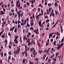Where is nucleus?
<instances>
[{
    "mask_svg": "<svg viewBox=\"0 0 64 64\" xmlns=\"http://www.w3.org/2000/svg\"><path fill=\"white\" fill-rule=\"evenodd\" d=\"M25 38H26V36H23V40L24 41L25 40Z\"/></svg>",
    "mask_w": 64,
    "mask_h": 64,
    "instance_id": "obj_31",
    "label": "nucleus"
},
{
    "mask_svg": "<svg viewBox=\"0 0 64 64\" xmlns=\"http://www.w3.org/2000/svg\"><path fill=\"white\" fill-rule=\"evenodd\" d=\"M50 26V23H48V25H47V27H49Z\"/></svg>",
    "mask_w": 64,
    "mask_h": 64,
    "instance_id": "obj_41",
    "label": "nucleus"
},
{
    "mask_svg": "<svg viewBox=\"0 0 64 64\" xmlns=\"http://www.w3.org/2000/svg\"><path fill=\"white\" fill-rule=\"evenodd\" d=\"M21 22H20L19 20H18L17 22V23L18 24H19V23H21Z\"/></svg>",
    "mask_w": 64,
    "mask_h": 64,
    "instance_id": "obj_46",
    "label": "nucleus"
},
{
    "mask_svg": "<svg viewBox=\"0 0 64 64\" xmlns=\"http://www.w3.org/2000/svg\"><path fill=\"white\" fill-rule=\"evenodd\" d=\"M31 44V43L30 42H28V46H30V45Z\"/></svg>",
    "mask_w": 64,
    "mask_h": 64,
    "instance_id": "obj_52",
    "label": "nucleus"
},
{
    "mask_svg": "<svg viewBox=\"0 0 64 64\" xmlns=\"http://www.w3.org/2000/svg\"><path fill=\"white\" fill-rule=\"evenodd\" d=\"M24 54H25V52H22V57L24 55Z\"/></svg>",
    "mask_w": 64,
    "mask_h": 64,
    "instance_id": "obj_28",
    "label": "nucleus"
},
{
    "mask_svg": "<svg viewBox=\"0 0 64 64\" xmlns=\"http://www.w3.org/2000/svg\"><path fill=\"white\" fill-rule=\"evenodd\" d=\"M26 43H30V41L29 38H28L27 40L26 41Z\"/></svg>",
    "mask_w": 64,
    "mask_h": 64,
    "instance_id": "obj_17",
    "label": "nucleus"
},
{
    "mask_svg": "<svg viewBox=\"0 0 64 64\" xmlns=\"http://www.w3.org/2000/svg\"><path fill=\"white\" fill-rule=\"evenodd\" d=\"M59 2V1H58L56 2L54 4V6H55L56 7L58 5V3Z\"/></svg>",
    "mask_w": 64,
    "mask_h": 64,
    "instance_id": "obj_4",
    "label": "nucleus"
},
{
    "mask_svg": "<svg viewBox=\"0 0 64 64\" xmlns=\"http://www.w3.org/2000/svg\"><path fill=\"white\" fill-rule=\"evenodd\" d=\"M1 37L2 38H4L5 37V36H4V35H2L1 36Z\"/></svg>",
    "mask_w": 64,
    "mask_h": 64,
    "instance_id": "obj_30",
    "label": "nucleus"
},
{
    "mask_svg": "<svg viewBox=\"0 0 64 64\" xmlns=\"http://www.w3.org/2000/svg\"><path fill=\"white\" fill-rule=\"evenodd\" d=\"M39 25H41V21H40L39 23Z\"/></svg>",
    "mask_w": 64,
    "mask_h": 64,
    "instance_id": "obj_42",
    "label": "nucleus"
},
{
    "mask_svg": "<svg viewBox=\"0 0 64 64\" xmlns=\"http://www.w3.org/2000/svg\"><path fill=\"white\" fill-rule=\"evenodd\" d=\"M12 15V13L10 12L9 14V15L10 16H11Z\"/></svg>",
    "mask_w": 64,
    "mask_h": 64,
    "instance_id": "obj_60",
    "label": "nucleus"
},
{
    "mask_svg": "<svg viewBox=\"0 0 64 64\" xmlns=\"http://www.w3.org/2000/svg\"><path fill=\"white\" fill-rule=\"evenodd\" d=\"M26 60H27V59H24L23 60V61L22 62L23 64H24L25 63V62H26Z\"/></svg>",
    "mask_w": 64,
    "mask_h": 64,
    "instance_id": "obj_12",
    "label": "nucleus"
},
{
    "mask_svg": "<svg viewBox=\"0 0 64 64\" xmlns=\"http://www.w3.org/2000/svg\"><path fill=\"white\" fill-rule=\"evenodd\" d=\"M20 15L21 17H22L23 16V12H22Z\"/></svg>",
    "mask_w": 64,
    "mask_h": 64,
    "instance_id": "obj_23",
    "label": "nucleus"
},
{
    "mask_svg": "<svg viewBox=\"0 0 64 64\" xmlns=\"http://www.w3.org/2000/svg\"><path fill=\"white\" fill-rule=\"evenodd\" d=\"M63 58L62 55H61L60 56V60H61Z\"/></svg>",
    "mask_w": 64,
    "mask_h": 64,
    "instance_id": "obj_24",
    "label": "nucleus"
},
{
    "mask_svg": "<svg viewBox=\"0 0 64 64\" xmlns=\"http://www.w3.org/2000/svg\"><path fill=\"white\" fill-rule=\"evenodd\" d=\"M26 4L27 6H29V5H30V3H29V2H27L26 3Z\"/></svg>",
    "mask_w": 64,
    "mask_h": 64,
    "instance_id": "obj_37",
    "label": "nucleus"
},
{
    "mask_svg": "<svg viewBox=\"0 0 64 64\" xmlns=\"http://www.w3.org/2000/svg\"><path fill=\"white\" fill-rule=\"evenodd\" d=\"M33 25H34V22H32L31 24V26H33Z\"/></svg>",
    "mask_w": 64,
    "mask_h": 64,
    "instance_id": "obj_34",
    "label": "nucleus"
},
{
    "mask_svg": "<svg viewBox=\"0 0 64 64\" xmlns=\"http://www.w3.org/2000/svg\"><path fill=\"white\" fill-rule=\"evenodd\" d=\"M17 27H16L14 30V32L15 33L17 32Z\"/></svg>",
    "mask_w": 64,
    "mask_h": 64,
    "instance_id": "obj_18",
    "label": "nucleus"
},
{
    "mask_svg": "<svg viewBox=\"0 0 64 64\" xmlns=\"http://www.w3.org/2000/svg\"><path fill=\"white\" fill-rule=\"evenodd\" d=\"M20 25H21L22 26V25H24V24L23 22H21L20 23Z\"/></svg>",
    "mask_w": 64,
    "mask_h": 64,
    "instance_id": "obj_39",
    "label": "nucleus"
},
{
    "mask_svg": "<svg viewBox=\"0 0 64 64\" xmlns=\"http://www.w3.org/2000/svg\"><path fill=\"white\" fill-rule=\"evenodd\" d=\"M54 45L55 46L56 45V41H55L53 42Z\"/></svg>",
    "mask_w": 64,
    "mask_h": 64,
    "instance_id": "obj_27",
    "label": "nucleus"
},
{
    "mask_svg": "<svg viewBox=\"0 0 64 64\" xmlns=\"http://www.w3.org/2000/svg\"><path fill=\"white\" fill-rule=\"evenodd\" d=\"M49 20H46V22H49Z\"/></svg>",
    "mask_w": 64,
    "mask_h": 64,
    "instance_id": "obj_63",
    "label": "nucleus"
},
{
    "mask_svg": "<svg viewBox=\"0 0 64 64\" xmlns=\"http://www.w3.org/2000/svg\"><path fill=\"white\" fill-rule=\"evenodd\" d=\"M4 30H2V32H0V36H1V34H3V32H4Z\"/></svg>",
    "mask_w": 64,
    "mask_h": 64,
    "instance_id": "obj_13",
    "label": "nucleus"
},
{
    "mask_svg": "<svg viewBox=\"0 0 64 64\" xmlns=\"http://www.w3.org/2000/svg\"><path fill=\"white\" fill-rule=\"evenodd\" d=\"M17 14H15L14 15V18H16V17H17Z\"/></svg>",
    "mask_w": 64,
    "mask_h": 64,
    "instance_id": "obj_40",
    "label": "nucleus"
},
{
    "mask_svg": "<svg viewBox=\"0 0 64 64\" xmlns=\"http://www.w3.org/2000/svg\"><path fill=\"white\" fill-rule=\"evenodd\" d=\"M8 60H10V59H11V56H9L8 57Z\"/></svg>",
    "mask_w": 64,
    "mask_h": 64,
    "instance_id": "obj_49",
    "label": "nucleus"
},
{
    "mask_svg": "<svg viewBox=\"0 0 64 64\" xmlns=\"http://www.w3.org/2000/svg\"><path fill=\"white\" fill-rule=\"evenodd\" d=\"M27 26H28V27L30 26V25H29V23H27Z\"/></svg>",
    "mask_w": 64,
    "mask_h": 64,
    "instance_id": "obj_61",
    "label": "nucleus"
},
{
    "mask_svg": "<svg viewBox=\"0 0 64 64\" xmlns=\"http://www.w3.org/2000/svg\"><path fill=\"white\" fill-rule=\"evenodd\" d=\"M0 12V15H2L3 14H4L5 13V12H4L3 11H1Z\"/></svg>",
    "mask_w": 64,
    "mask_h": 64,
    "instance_id": "obj_7",
    "label": "nucleus"
},
{
    "mask_svg": "<svg viewBox=\"0 0 64 64\" xmlns=\"http://www.w3.org/2000/svg\"><path fill=\"white\" fill-rule=\"evenodd\" d=\"M20 48H18V50H16L15 51L14 53V54H18L19 53V52H20Z\"/></svg>",
    "mask_w": 64,
    "mask_h": 64,
    "instance_id": "obj_1",
    "label": "nucleus"
},
{
    "mask_svg": "<svg viewBox=\"0 0 64 64\" xmlns=\"http://www.w3.org/2000/svg\"><path fill=\"white\" fill-rule=\"evenodd\" d=\"M41 15H43V9H42L41 10Z\"/></svg>",
    "mask_w": 64,
    "mask_h": 64,
    "instance_id": "obj_20",
    "label": "nucleus"
},
{
    "mask_svg": "<svg viewBox=\"0 0 64 64\" xmlns=\"http://www.w3.org/2000/svg\"><path fill=\"white\" fill-rule=\"evenodd\" d=\"M54 55L55 54H54L52 55V56L51 57V59H52V58H53V57L54 56H55Z\"/></svg>",
    "mask_w": 64,
    "mask_h": 64,
    "instance_id": "obj_29",
    "label": "nucleus"
},
{
    "mask_svg": "<svg viewBox=\"0 0 64 64\" xmlns=\"http://www.w3.org/2000/svg\"><path fill=\"white\" fill-rule=\"evenodd\" d=\"M26 23H27V21L25 20L24 22V24L25 25V24H26Z\"/></svg>",
    "mask_w": 64,
    "mask_h": 64,
    "instance_id": "obj_32",
    "label": "nucleus"
},
{
    "mask_svg": "<svg viewBox=\"0 0 64 64\" xmlns=\"http://www.w3.org/2000/svg\"><path fill=\"white\" fill-rule=\"evenodd\" d=\"M14 41L16 44H18L19 42V40H14Z\"/></svg>",
    "mask_w": 64,
    "mask_h": 64,
    "instance_id": "obj_6",
    "label": "nucleus"
},
{
    "mask_svg": "<svg viewBox=\"0 0 64 64\" xmlns=\"http://www.w3.org/2000/svg\"><path fill=\"white\" fill-rule=\"evenodd\" d=\"M44 51L46 53H49L48 51L47 50H44Z\"/></svg>",
    "mask_w": 64,
    "mask_h": 64,
    "instance_id": "obj_15",
    "label": "nucleus"
},
{
    "mask_svg": "<svg viewBox=\"0 0 64 64\" xmlns=\"http://www.w3.org/2000/svg\"><path fill=\"white\" fill-rule=\"evenodd\" d=\"M31 61L30 60L29 62V64H34V62H31Z\"/></svg>",
    "mask_w": 64,
    "mask_h": 64,
    "instance_id": "obj_19",
    "label": "nucleus"
},
{
    "mask_svg": "<svg viewBox=\"0 0 64 64\" xmlns=\"http://www.w3.org/2000/svg\"><path fill=\"white\" fill-rule=\"evenodd\" d=\"M14 6H15V4H13L12 5L11 7H14Z\"/></svg>",
    "mask_w": 64,
    "mask_h": 64,
    "instance_id": "obj_53",
    "label": "nucleus"
},
{
    "mask_svg": "<svg viewBox=\"0 0 64 64\" xmlns=\"http://www.w3.org/2000/svg\"><path fill=\"white\" fill-rule=\"evenodd\" d=\"M8 35L10 36H11V33H10V32L8 33Z\"/></svg>",
    "mask_w": 64,
    "mask_h": 64,
    "instance_id": "obj_55",
    "label": "nucleus"
},
{
    "mask_svg": "<svg viewBox=\"0 0 64 64\" xmlns=\"http://www.w3.org/2000/svg\"><path fill=\"white\" fill-rule=\"evenodd\" d=\"M31 2L32 4H33L34 3V0H32L31 1Z\"/></svg>",
    "mask_w": 64,
    "mask_h": 64,
    "instance_id": "obj_51",
    "label": "nucleus"
},
{
    "mask_svg": "<svg viewBox=\"0 0 64 64\" xmlns=\"http://www.w3.org/2000/svg\"><path fill=\"white\" fill-rule=\"evenodd\" d=\"M21 12H22V10H20V11L18 12H17V14H19V13H20Z\"/></svg>",
    "mask_w": 64,
    "mask_h": 64,
    "instance_id": "obj_26",
    "label": "nucleus"
},
{
    "mask_svg": "<svg viewBox=\"0 0 64 64\" xmlns=\"http://www.w3.org/2000/svg\"><path fill=\"white\" fill-rule=\"evenodd\" d=\"M35 51L34 50L33 52V55H34V56H33L34 57H36V54H37V52H36L35 53Z\"/></svg>",
    "mask_w": 64,
    "mask_h": 64,
    "instance_id": "obj_5",
    "label": "nucleus"
},
{
    "mask_svg": "<svg viewBox=\"0 0 64 64\" xmlns=\"http://www.w3.org/2000/svg\"><path fill=\"white\" fill-rule=\"evenodd\" d=\"M46 57V55H44L43 56V60H45V57Z\"/></svg>",
    "mask_w": 64,
    "mask_h": 64,
    "instance_id": "obj_16",
    "label": "nucleus"
},
{
    "mask_svg": "<svg viewBox=\"0 0 64 64\" xmlns=\"http://www.w3.org/2000/svg\"><path fill=\"white\" fill-rule=\"evenodd\" d=\"M18 18H20V14H18Z\"/></svg>",
    "mask_w": 64,
    "mask_h": 64,
    "instance_id": "obj_43",
    "label": "nucleus"
},
{
    "mask_svg": "<svg viewBox=\"0 0 64 64\" xmlns=\"http://www.w3.org/2000/svg\"><path fill=\"white\" fill-rule=\"evenodd\" d=\"M19 3V0H18L17 2H16V4H18Z\"/></svg>",
    "mask_w": 64,
    "mask_h": 64,
    "instance_id": "obj_58",
    "label": "nucleus"
},
{
    "mask_svg": "<svg viewBox=\"0 0 64 64\" xmlns=\"http://www.w3.org/2000/svg\"><path fill=\"white\" fill-rule=\"evenodd\" d=\"M32 16H33V18L34 19H35V18H34L35 16H34V14H33L32 15Z\"/></svg>",
    "mask_w": 64,
    "mask_h": 64,
    "instance_id": "obj_54",
    "label": "nucleus"
},
{
    "mask_svg": "<svg viewBox=\"0 0 64 64\" xmlns=\"http://www.w3.org/2000/svg\"><path fill=\"white\" fill-rule=\"evenodd\" d=\"M8 53L9 55H11L12 54V52H11V51H10V52H9Z\"/></svg>",
    "mask_w": 64,
    "mask_h": 64,
    "instance_id": "obj_35",
    "label": "nucleus"
},
{
    "mask_svg": "<svg viewBox=\"0 0 64 64\" xmlns=\"http://www.w3.org/2000/svg\"><path fill=\"white\" fill-rule=\"evenodd\" d=\"M34 28H33V27H31L30 28V30H33V29Z\"/></svg>",
    "mask_w": 64,
    "mask_h": 64,
    "instance_id": "obj_62",
    "label": "nucleus"
},
{
    "mask_svg": "<svg viewBox=\"0 0 64 64\" xmlns=\"http://www.w3.org/2000/svg\"><path fill=\"white\" fill-rule=\"evenodd\" d=\"M52 4H51V3H48V6H51Z\"/></svg>",
    "mask_w": 64,
    "mask_h": 64,
    "instance_id": "obj_33",
    "label": "nucleus"
},
{
    "mask_svg": "<svg viewBox=\"0 0 64 64\" xmlns=\"http://www.w3.org/2000/svg\"><path fill=\"white\" fill-rule=\"evenodd\" d=\"M42 52H43V51L42 50H41L39 51V52L40 54H41V53H42Z\"/></svg>",
    "mask_w": 64,
    "mask_h": 64,
    "instance_id": "obj_48",
    "label": "nucleus"
},
{
    "mask_svg": "<svg viewBox=\"0 0 64 64\" xmlns=\"http://www.w3.org/2000/svg\"><path fill=\"white\" fill-rule=\"evenodd\" d=\"M3 10L4 11V12H5V11H6V9L4 8H3Z\"/></svg>",
    "mask_w": 64,
    "mask_h": 64,
    "instance_id": "obj_57",
    "label": "nucleus"
},
{
    "mask_svg": "<svg viewBox=\"0 0 64 64\" xmlns=\"http://www.w3.org/2000/svg\"><path fill=\"white\" fill-rule=\"evenodd\" d=\"M60 30L61 33H63V28L62 26H60Z\"/></svg>",
    "mask_w": 64,
    "mask_h": 64,
    "instance_id": "obj_10",
    "label": "nucleus"
},
{
    "mask_svg": "<svg viewBox=\"0 0 64 64\" xmlns=\"http://www.w3.org/2000/svg\"><path fill=\"white\" fill-rule=\"evenodd\" d=\"M38 62H39V61L38 60V62H36L35 63V64H38Z\"/></svg>",
    "mask_w": 64,
    "mask_h": 64,
    "instance_id": "obj_64",
    "label": "nucleus"
},
{
    "mask_svg": "<svg viewBox=\"0 0 64 64\" xmlns=\"http://www.w3.org/2000/svg\"><path fill=\"white\" fill-rule=\"evenodd\" d=\"M55 13L56 14V15H57L58 14V12L57 11H55Z\"/></svg>",
    "mask_w": 64,
    "mask_h": 64,
    "instance_id": "obj_45",
    "label": "nucleus"
},
{
    "mask_svg": "<svg viewBox=\"0 0 64 64\" xmlns=\"http://www.w3.org/2000/svg\"><path fill=\"white\" fill-rule=\"evenodd\" d=\"M53 12H54V10H52L51 13L50 15V17H51L52 16H52L54 17V16L55 14H54V13H53Z\"/></svg>",
    "mask_w": 64,
    "mask_h": 64,
    "instance_id": "obj_2",
    "label": "nucleus"
},
{
    "mask_svg": "<svg viewBox=\"0 0 64 64\" xmlns=\"http://www.w3.org/2000/svg\"><path fill=\"white\" fill-rule=\"evenodd\" d=\"M21 27V26L19 24H18V29H19V28H20Z\"/></svg>",
    "mask_w": 64,
    "mask_h": 64,
    "instance_id": "obj_22",
    "label": "nucleus"
},
{
    "mask_svg": "<svg viewBox=\"0 0 64 64\" xmlns=\"http://www.w3.org/2000/svg\"><path fill=\"white\" fill-rule=\"evenodd\" d=\"M53 36V34L51 33L49 34V38L50 39L51 38V37H52Z\"/></svg>",
    "mask_w": 64,
    "mask_h": 64,
    "instance_id": "obj_9",
    "label": "nucleus"
},
{
    "mask_svg": "<svg viewBox=\"0 0 64 64\" xmlns=\"http://www.w3.org/2000/svg\"><path fill=\"white\" fill-rule=\"evenodd\" d=\"M59 54L58 53H57L56 54V56H57L58 55V54Z\"/></svg>",
    "mask_w": 64,
    "mask_h": 64,
    "instance_id": "obj_59",
    "label": "nucleus"
},
{
    "mask_svg": "<svg viewBox=\"0 0 64 64\" xmlns=\"http://www.w3.org/2000/svg\"><path fill=\"white\" fill-rule=\"evenodd\" d=\"M58 8H59V11H60V10H61V6H58Z\"/></svg>",
    "mask_w": 64,
    "mask_h": 64,
    "instance_id": "obj_36",
    "label": "nucleus"
},
{
    "mask_svg": "<svg viewBox=\"0 0 64 64\" xmlns=\"http://www.w3.org/2000/svg\"><path fill=\"white\" fill-rule=\"evenodd\" d=\"M10 31H13V30L12 28H11L10 29Z\"/></svg>",
    "mask_w": 64,
    "mask_h": 64,
    "instance_id": "obj_47",
    "label": "nucleus"
},
{
    "mask_svg": "<svg viewBox=\"0 0 64 64\" xmlns=\"http://www.w3.org/2000/svg\"><path fill=\"white\" fill-rule=\"evenodd\" d=\"M36 30H34V33H36V34H38V28H37Z\"/></svg>",
    "mask_w": 64,
    "mask_h": 64,
    "instance_id": "obj_8",
    "label": "nucleus"
},
{
    "mask_svg": "<svg viewBox=\"0 0 64 64\" xmlns=\"http://www.w3.org/2000/svg\"><path fill=\"white\" fill-rule=\"evenodd\" d=\"M7 7V4L6 5L5 4L4 5V8H6Z\"/></svg>",
    "mask_w": 64,
    "mask_h": 64,
    "instance_id": "obj_56",
    "label": "nucleus"
},
{
    "mask_svg": "<svg viewBox=\"0 0 64 64\" xmlns=\"http://www.w3.org/2000/svg\"><path fill=\"white\" fill-rule=\"evenodd\" d=\"M26 20V21H29V18H26V20Z\"/></svg>",
    "mask_w": 64,
    "mask_h": 64,
    "instance_id": "obj_50",
    "label": "nucleus"
},
{
    "mask_svg": "<svg viewBox=\"0 0 64 64\" xmlns=\"http://www.w3.org/2000/svg\"><path fill=\"white\" fill-rule=\"evenodd\" d=\"M31 44H35V42H34V40H32V41Z\"/></svg>",
    "mask_w": 64,
    "mask_h": 64,
    "instance_id": "obj_21",
    "label": "nucleus"
},
{
    "mask_svg": "<svg viewBox=\"0 0 64 64\" xmlns=\"http://www.w3.org/2000/svg\"><path fill=\"white\" fill-rule=\"evenodd\" d=\"M39 60V58H36L35 59V61H37V60Z\"/></svg>",
    "mask_w": 64,
    "mask_h": 64,
    "instance_id": "obj_44",
    "label": "nucleus"
},
{
    "mask_svg": "<svg viewBox=\"0 0 64 64\" xmlns=\"http://www.w3.org/2000/svg\"><path fill=\"white\" fill-rule=\"evenodd\" d=\"M4 42H5V43H6L5 45V46H6V45H7V40H5Z\"/></svg>",
    "mask_w": 64,
    "mask_h": 64,
    "instance_id": "obj_11",
    "label": "nucleus"
},
{
    "mask_svg": "<svg viewBox=\"0 0 64 64\" xmlns=\"http://www.w3.org/2000/svg\"><path fill=\"white\" fill-rule=\"evenodd\" d=\"M24 52H25V54L26 55V57H28V54H27V52H26V51H25Z\"/></svg>",
    "mask_w": 64,
    "mask_h": 64,
    "instance_id": "obj_25",
    "label": "nucleus"
},
{
    "mask_svg": "<svg viewBox=\"0 0 64 64\" xmlns=\"http://www.w3.org/2000/svg\"><path fill=\"white\" fill-rule=\"evenodd\" d=\"M63 43H62L60 45L58 46L57 48V49H60V48H61L62 47H63Z\"/></svg>",
    "mask_w": 64,
    "mask_h": 64,
    "instance_id": "obj_3",
    "label": "nucleus"
},
{
    "mask_svg": "<svg viewBox=\"0 0 64 64\" xmlns=\"http://www.w3.org/2000/svg\"><path fill=\"white\" fill-rule=\"evenodd\" d=\"M33 50V48H31L30 49V52H32V51Z\"/></svg>",
    "mask_w": 64,
    "mask_h": 64,
    "instance_id": "obj_38",
    "label": "nucleus"
},
{
    "mask_svg": "<svg viewBox=\"0 0 64 64\" xmlns=\"http://www.w3.org/2000/svg\"><path fill=\"white\" fill-rule=\"evenodd\" d=\"M15 38L14 40H17V39H18V36H14Z\"/></svg>",
    "mask_w": 64,
    "mask_h": 64,
    "instance_id": "obj_14",
    "label": "nucleus"
}]
</instances>
